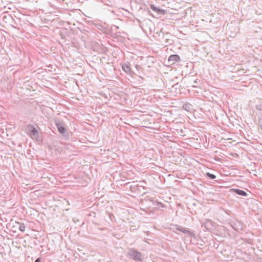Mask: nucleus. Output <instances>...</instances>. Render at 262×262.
<instances>
[{
  "instance_id": "3",
  "label": "nucleus",
  "mask_w": 262,
  "mask_h": 262,
  "mask_svg": "<svg viewBox=\"0 0 262 262\" xmlns=\"http://www.w3.org/2000/svg\"><path fill=\"white\" fill-rule=\"evenodd\" d=\"M150 7L152 11H154L155 12H157L158 14L164 15L166 13L165 10L161 9L156 7L154 5H150Z\"/></svg>"
},
{
  "instance_id": "7",
  "label": "nucleus",
  "mask_w": 262,
  "mask_h": 262,
  "mask_svg": "<svg viewBox=\"0 0 262 262\" xmlns=\"http://www.w3.org/2000/svg\"><path fill=\"white\" fill-rule=\"evenodd\" d=\"M232 191H234L237 194H238L239 195L246 196L247 195V193L245 191L241 189H233Z\"/></svg>"
},
{
  "instance_id": "16",
  "label": "nucleus",
  "mask_w": 262,
  "mask_h": 262,
  "mask_svg": "<svg viewBox=\"0 0 262 262\" xmlns=\"http://www.w3.org/2000/svg\"><path fill=\"white\" fill-rule=\"evenodd\" d=\"M194 83H197V82L196 81H194Z\"/></svg>"
},
{
  "instance_id": "10",
  "label": "nucleus",
  "mask_w": 262,
  "mask_h": 262,
  "mask_svg": "<svg viewBox=\"0 0 262 262\" xmlns=\"http://www.w3.org/2000/svg\"><path fill=\"white\" fill-rule=\"evenodd\" d=\"M182 232L184 234H188L191 237L193 236V233H192L191 232H190L189 230H187L186 228H184L183 231H182Z\"/></svg>"
},
{
  "instance_id": "11",
  "label": "nucleus",
  "mask_w": 262,
  "mask_h": 262,
  "mask_svg": "<svg viewBox=\"0 0 262 262\" xmlns=\"http://www.w3.org/2000/svg\"><path fill=\"white\" fill-rule=\"evenodd\" d=\"M26 226L24 224H20L19 229L22 231L24 232L25 230Z\"/></svg>"
},
{
  "instance_id": "9",
  "label": "nucleus",
  "mask_w": 262,
  "mask_h": 262,
  "mask_svg": "<svg viewBox=\"0 0 262 262\" xmlns=\"http://www.w3.org/2000/svg\"><path fill=\"white\" fill-rule=\"evenodd\" d=\"M231 226L237 231H239V230H242V227L240 223H238V225H236V224L234 223L233 225H231Z\"/></svg>"
},
{
  "instance_id": "13",
  "label": "nucleus",
  "mask_w": 262,
  "mask_h": 262,
  "mask_svg": "<svg viewBox=\"0 0 262 262\" xmlns=\"http://www.w3.org/2000/svg\"><path fill=\"white\" fill-rule=\"evenodd\" d=\"M185 228H184L182 226H179L178 227L176 228V229L181 232H182V231H183L184 229Z\"/></svg>"
},
{
  "instance_id": "6",
  "label": "nucleus",
  "mask_w": 262,
  "mask_h": 262,
  "mask_svg": "<svg viewBox=\"0 0 262 262\" xmlns=\"http://www.w3.org/2000/svg\"><path fill=\"white\" fill-rule=\"evenodd\" d=\"M204 226L207 230L211 229V227L213 226V222L210 220H207L204 223Z\"/></svg>"
},
{
  "instance_id": "12",
  "label": "nucleus",
  "mask_w": 262,
  "mask_h": 262,
  "mask_svg": "<svg viewBox=\"0 0 262 262\" xmlns=\"http://www.w3.org/2000/svg\"><path fill=\"white\" fill-rule=\"evenodd\" d=\"M206 175L211 179H214L216 178V176L214 174L210 173L209 172H207L206 173Z\"/></svg>"
},
{
  "instance_id": "14",
  "label": "nucleus",
  "mask_w": 262,
  "mask_h": 262,
  "mask_svg": "<svg viewBox=\"0 0 262 262\" xmlns=\"http://www.w3.org/2000/svg\"><path fill=\"white\" fill-rule=\"evenodd\" d=\"M35 262H41V260L39 258H38L35 260Z\"/></svg>"
},
{
  "instance_id": "5",
  "label": "nucleus",
  "mask_w": 262,
  "mask_h": 262,
  "mask_svg": "<svg viewBox=\"0 0 262 262\" xmlns=\"http://www.w3.org/2000/svg\"><path fill=\"white\" fill-rule=\"evenodd\" d=\"M169 62H171V64H173L176 61H179L180 60V57L178 55H171L168 59Z\"/></svg>"
},
{
  "instance_id": "1",
  "label": "nucleus",
  "mask_w": 262,
  "mask_h": 262,
  "mask_svg": "<svg viewBox=\"0 0 262 262\" xmlns=\"http://www.w3.org/2000/svg\"><path fill=\"white\" fill-rule=\"evenodd\" d=\"M127 256L137 262L142 261L143 259L141 253L132 248L128 249Z\"/></svg>"
},
{
  "instance_id": "15",
  "label": "nucleus",
  "mask_w": 262,
  "mask_h": 262,
  "mask_svg": "<svg viewBox=\"0 0 262 262\" xmlns=\"http://www.w3.org/2000/svg\"><path fill=\"white\" fill-rule=\"evenodd\" d=\"M259 123H260V126L261 129H262V119H261L260 120Z\"/></svg>"
},
{
  "instance_id": "4",
  "label": "nucleus",
  "mask_w": 262,
  "mask_h": 262,
  "mask_svg": "<svg viewBox=\"0 0 262 262\" xmlns=\"http://www.w3.org/2000/svg\"><path fill=\"white\" fill-rule=\"evenodd\" d=\"M28 129H29V130L30 131V136L35 137L38 135V130L33 125H29L28 126Z\"/></svg>"
},
{
  "instance_id": "8",
  "label": "nucleus",
  "mask_w": 262,
  "mask_h": 262,
  "mask_svg": "<svg viewBox=\"0 0 262 262\" xmlns=\"http://www.w3.org/2000/svg\"><path fill=\"white\" fill-rule=\"evenodd\" d=\"M122 68L123 70L126 73H129L131 70L130 67L126 63L123 64L122 66Z\"/></svg>"
},
{
  "instance_id": "2",
  "label": "nucleus",
  "mask_w": 262,
  "mask_h": 262,
  "mask_svg": "<svg viewBox=\"0 0 262 262\" xmlns=\"http://www.w3.org/2000/svg\"><path fill=\"white\" fill-rule=\"evenodd\" d=\"M56 126L58 129V132L61 134L62 135L64 136L66 129L64 126V124L62 122H61L60 121H58L56 122Z\"/></svg>"
}]
</instances>
